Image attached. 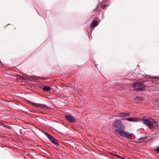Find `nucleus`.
Listing matches in <instances>:
<instances>
[{"mask_svg": "<svg viewBox=\"0 0 159 159\" xmlns=\"http://www.w3.org/2000/svg\"><path fill=\"white\" fill-rule=\"evenodd\" d=\"M119 134L122 137H124L128 139H131L132 136V134L126 132L124 130L123 131H120Z\"/></svg>", "mask_w": 159, "mask_h": 159, "instance_id": "39448f33", "label": "nucleus"}, {"mask_svg": "<svg viewBox=\"0 0 159 159\" xmlns=\"http://www.w3.org/2000/svg\"><path fill=\"white\" fill-rule=\"evenodd\" d=\"M65 118L67 121L72 123H75L76 122V120L75 117L68 114L65 115Z\"/></svg>", "mask_w": 159, "mask_h": 159, "instance_id": "423d86ee", "label": "nucleus"}, {"mask_svg": "<svg viewBox=\"0 0 159 159\" xmlns=\"http://www.w3.org/2000/svg\"><path fill=\"white\" fill-rule=\"evenodd\" d=\"M144 76H145V77H148L149 78H150L151 77V75H144Z\"/></svg>", "mask_w": 159, "mask_h": 159, "instance_id": "dca6fc26", "label": "nucleus"}, {"mask_svg": "<svg viewBox=\"0 0 159 159\" xmlns=\"http://www.w3.org/2000/svg\"><path fill=\"white\" fill-rule=\"evenodd\" d=\"M51 89V88L49 86H45L43 87L42 89L43 90L46 92H48Z\"/></svg>", "mask_w": 159, "mask_h": 159, "instance_id": "9d476101", "label": "nucleus"}, {"mask_svg": "<svg viewBox=\"0 0 159 159\" xmlns=\"http://www.w3.org/2000/svg\"><path fill=\"white\" fill-rule=\"evenodd\" d=\"M154 78H156V77H155V76H154Z\"/></svg>", "mask_w": 159, "mask_h": 159, "instance_id": "4be33fe9", "label": "nucleus"}, {"mask_svg": "<svg viewBox=\"0 0 159 159\" xmlns=\"http://www.w3.org/2000/svg\"><path fill=\"white\" fill-rule=\"evenodd\" d=\"M29 77L27 76H24L22 77V79L24 80L28 81Z\"/></svg>", "mask_w": 159, "mask_h": 159, "instance_id": "4468645a", "label": "nucleus"}, {"mask_svg": "<svg viewBox=\"0 0 159 159\" xmlns=\"http://www.w3.org/2000/svg\"><path fill=\"white\" fill-rule=\"evenodd\" d=\"M28 102L34 105L35 107H39L41 108H45L46 107V105L45 104H41V103H34L30 101H28Z\"/></svg>", "mask_w": 159, "mask_h": 159, "instance_id": "0eeeda50", "label": "nucleus"}, {"mask_svg": "<svg viewBox=\"0 0 159 159\" xmlns=\"http://www.w3.org/2000/svg\"><path fill=\"white\" fill-rule=\"evenodd\" d=\"M114 126L117 128L115 129V131L120 132V131H123L125 129V127L122 122L120 120H117L115 122L114 124Z\"/></svg>", "mask_w": 159, "mask_h": 159, "instance_id": "20e7f679", "label": "nucleus"}, {"mask_svg": "<svg viewBox=\"0 0 159 159\" xmlns=\"http://www.w3.org/2000/svg\"><path fill=\"white\" fill-rule=\"evenodd\" d=\"M130 113H126V112H120V116H123V117H125V116H129L130 115Z\"/></svg>", "mask_w": 159, "mask_h": 159, "instance_id": "9b49d317", "label": "nucleus"}, {"mask_svg": "<svg viewBox=\"0 0 159 159\" xmlns=\"http://www.w3.org/2000/svg\"><path fill=\"white\" fill-rule=\"evenodd\" d=\"M37 79L34 78L33 76H30L29 77L28 81H29L35 82L37 81Z\"/></svg>", "mask_w": 159, "mask_h": 159, "instance_id": "f8f14e48", "label": "nucleus"}, {"mask_svg": "<svg viewBox=\"0 0 159 159\" xmlns=\"http://www.w3.org/2000/svg\"><path fill=\"white\" fill-rule=\"evenodd\" d=\"M98 24V21L97 20H94L92 21V22L90 24V27L91 28H93L94 27H96L97 25Z\"/></svg>", "mask_w": 159, "mask_h": 159, "instance_id": "1a4fd4ad", "label": "nucleus"}, {"mask_svg": "<svg viewBox=\"0 0 159 159\" xmlns=\"http://www.w3.org/2000/svg\"><path fill=\"white\" fill-rule=\"evenodd\" d=\"M141 121L150 129L153 128L154 124L155 123V120L151 118L141 120Z\"/></svg>", "mask_w": 159, "mask_h": 159, "instance_id": "f03ea898", "label": "nucleus"}, {"mask_svg": "<svg viewBox=\"0 0 159 159\" xmlns=\"http://www.w3.org/2000/svg\"><path fill=\"white\" fill-rule=\"evenodd\" d=\"M42 132L47 137L52 143L57 146H59V143L58 142L56 138L53 137L52 135L48 134L45 131H42Z\"/></svg>", "mask_w": 159, "mask_h": 159, "instance_id": "7ed1b4c3", "label": "nucleus"}, {"mask_svg": "<svg viewBox=\"0 0 159 159\" xmlns=\"http://www.w3.org/2000/svg\"><path fill=\"white\" fill-rule=\"evenodd\" d=\"M10 126L8 125H6V127L5 128H9Z\"/></svg>", "mask_w": 159, "mask_h": 159, "instance_id": "aec40b11", "label": "nucleus"}, {"mask_svg": "<svg viewBox=\"0 0 159 159\" xmlns=\"http://www.w3.org/2000/svg\"><path fill=\"white\" fill-rule=\"evenodd\" d=\"M139 97H138V96H137L136 98V99H139Z\"/></svg>", "mask_w": 159, "mask_h": 159, "instance_id": "412c9836", "label": "nucleus"}, {"mask_svg": "<svg viewBox=\"0 0 159 159\" xmlns=\"http://www.w3.org/2000/svg\"><path fill=\"white\" fill-rule=\"evenodd\" d=\"M155 151L157 152H159V146H158L157 148L155 149Z\"/></svg>", "mask_w": 159, "mask_h": 159, "instance_id": "2eb2a0df", "label": "nucleus"}, {"mask_svg": "<svg viewBox=\"0 0 159 159\" xmlns=\"http://www.w3.org/2000/svg\"><path fill=\"white\" fill-rule=\"evenodd\" d=\"M122 120H127L130 122H138L139 121V120L137 119H135L134 117L127 118L125 119L123 118Z\"/></svg>", "mask_w": 159, "mask_h": 159, "instance_id": "6e6552de", "label": "nucleus"}, {"mask_svg": "<svg viewBox=\"0 0 159 159\" xmlns=\"http://www.w3.org/2000/svg\"><path fill=\"white\" fill-rule=\"evenodd\" d=\"M146 138V137H142L138 139L139 140H142V141H143Z\"/></svg>", "mask_w": 159, "mask_h": 159, "instance_id": "ddd939ff", "label": "nucleus"}, {"mask_svg": "<svg viewBox=\"0 0 159 159\" xmlns=\"http://www.w3.org/2000/svg\"><path fill=\"white\" fill-rule=\"evenodd\" d=\"M132 87L137 91H143L146 89V84L141 82H138L134 83L131 85Z\"/></svg>", "mask_w": 159, "mask_h": 159, "instance_id": "f257e3e1", "label": "nucleus"}, {"mask_svg": "<svg viewBox=\"0 0 159 159\" xmlns=\"http://www.w3.org/2000/svg\"><path fill=\"white\" fill-rule=\"evenodd\" d=\"M113 155L115 156H116V157H119V156L117 155H116V154H113Z\"/></svg>", "mask_w": 159, "mask_h": 159, "instance_id": "6ab92c4d", "label": "nucleus"}, {"mask_svg": "<svg viewBox=\"0 0 159 159\" xmlns=\"http://www.w3.org/2000/svg\"><path fill=\"white\" fill-rule=\"evenodd\" d=\"M108 6V4H104L103 6V9H105Z\"/></svg>", "mask_w": 159, "mask_h": 159, "instance_id": "f3484780", "label": "nucleus"}, {"mask_svg": "<svg viewBox=\"0 0 159 159\" xmlns=\"http://www.w3.org/2000/svg\"><path fill=\"white\" fill-rule=\"evenodd\" d=\"M1 125L2 126H3V127H4L5 128L6 127V125L5 124H3V123H1Z\"/></svg>", "mask_w": 159, "mask_h": 159, "instance_id": "a211bd4d", "label": "nucleus"}]
</instances>
